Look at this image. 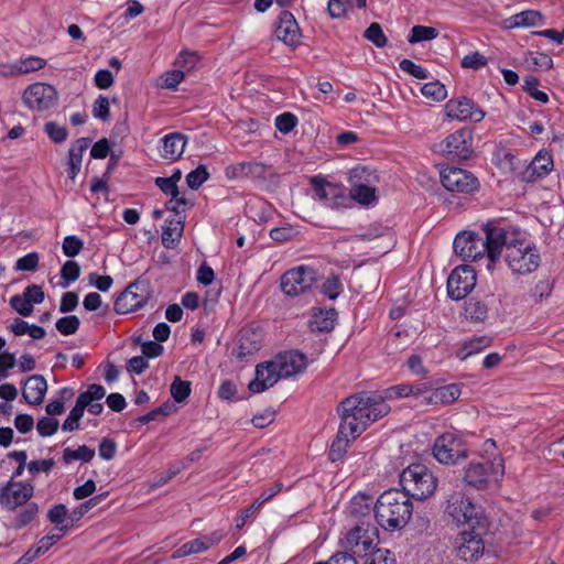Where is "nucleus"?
Wrapping results in <instances>:
<instances>
[{
  "mask_svg": "<svg viewBox=\"0 0 564 564\" xmlns=\"http://www.w3.org/2000/svg\"><path fill=\"white\" fill-rule=\"evenodd\" d=\"M340 425L349 430L351 437H359L372 423L390 412L383 395L359 392L344 399L337 408Z\"/></svg>",
  "mask_w": 564,
  "mask_h": 564,
  "instance_id": "obj_1",
  "label": "nucleus"
},
{
  "mask_svg": "<svg viewBox=\"0 0 564 564\" xmlns=\"http://www.w3.org/2000/svg\"><path fill=\"white\" fill-rule=\"evenodd\" d=\"M502 226L489 221L481 227V232L462 231L456 235L453 248L464 260L476 261L486 257V268L494 272L499 263V243L502 242Z\"/></svg>",
  "mask_w": 564,
  "mask_h": 564,
  "instance_id": "obj_2",
  "label": "nucleus"
},
{
  "mask_svg": "<svg viewBox=\"0 0 564 564\" xmlns=\"http://www.w3.org/2000/svg\"><path fill=\"white\" fill-rule=\"evenodd\" d=\"M502 234L499 259L503 252V260L513 274L525 275L534 272L541 263L536 246L519 229L502 226Z\"/></svg>",
  "mask_w": 564,
  "mask_h": 564,
  "instance_id": "obj_3",
  "label": "nucleus"
},
{
  "mask_svg": "<svg viewBox=\"0 0 564 564\" xmlns=\"http://www.w3.org/2000/svg\"><path fill=\"white\" fill-rule=\"evenodd\" d=\"M34 496V486L29 481L12 480L0 486V507L13 512L23 507L12 519L11 527L20 530L33 522L39 513V505L30 502Z\"/></svg>",
  "mask_w": 564,
  "mask_h": 564,
  "instance_id": "obj_4",
  "label": "nucleus"
},
{
  "mask_svg": "<svg viewBox=\"0 0 564 564\" xmlns=\"http://www.w3.org/2000/svg\"><path fill=\"white\" fill-rule=\"evenodd\" d=\"M373 511L376 521L382 529L395 531L408 524L413 506L406 494L390 489L380 495Z\"/></svg>",
  "mask_w": 564,
  "mask_h": 564,
  "instance_id": "obj_5",
  "label": "nucleus"
},
{
  "mask_svg": "<svg viewBox=\"0 0 564 564\" xmlns=\"http://www.w3.org/2000/svg\"><path fill=\"white\" fill-rule=\"evenodd\" d=\"M400 485L401 492L406 494L409 498L426 500L435 494L438 479L427 466L415 463L402 470Z\"/></svg>",
  "mask_w": 564,
  "mask_h": 564,
  "instance_id": "obj_6",
  "label": "nucleus"
},
{
  "mask_svg": "<svg viewBox=\"0 0 564 564\" xmlns=\"http://www.w3.org/2000/svg\"><path fill=\"white\" fill-rule=\"evenodd\" d=\"M377 539V528L371 522L361 520L343 532L339 543L345 552L355 557H362V555H368V552L376 546Z\"/></svg>",
  "mask_w": 564,
  "mask_h": 564,
  "instance_id": "obj_7",
  "label": "nucleus"
},
{
  "mask_svg": "<svg viewBox=\"0 0 564 564\" xmlns=\"http://www.w3.org/2000/svg\"><path fill=\"white\" fill-rule=\"evenodd\" d=\"M505 475L502 456H495L487 462H470L464 470V482L476 489H485L490 481H500Z\"/></svg>",
  "mask_w": 564,
  "mask_h": 564,
  "instance_id": "obj_8",
  "label": "nucleus"
},
{
  "mask_svg": "<svg viewBox=\"0 0 564 564\" xmlns=\"http://www.w3.org/2000/svg\"><path fill=\"white\" fill-rule=\"evenodd\" d=\"M446 513L456 522L457 525L481 529V522L487 518L480 507L475 506L471 500L463 492H454L447 500Z\"/></svg>",
  "mask_w": 564,
  "mask_h": 564,
  "instance_id": "obj_9",
  "label": "nucleus"
},
{
  "mask_svg": "<svg viewBox=\"0 0 564 564\" xmlns=\"http://www.w3.org/2000/svg\"><path fill=\"white\" fill-rule=\"evenodd\" d=\"M434 458L443 465H456L468 456V448L454 433L440 435L432 449Z\"/></svg>",
  "mask_w": 564,
  "mask_h": 564,
  "instance_id": "obj_10",
  "label": "nucleus"
},
{
  "mask_svg": "<svg viewBox=\"0 0 564 564\" xmlns=\"http://www.w3.org/2000/svg\"><path fill=\"white\" fill-rule=\"evenodd\" d=\"M488 522H481V529L470 525L460 531L456 538L457 556L464 561L478 560L485 551L482 535L487 531Z\"/></svg>",
  "mask_w": 564,
  "mask_h": 564,
  "instance_id": "obj_11",
  "label": "nucleus"
},
{
  "mask_svg": "<svg viewBox=\"0 0 564 564\" xmlns=\"http://www.w3.org/2000/svg\"><path fill=\"white\" fill-rule=\"evenodd\" d=\"M316 280V271L313 268L299 265L282 275L281 289L288 296H297L311 290Z\"/></svg>",
  "mask_w": 564,
  "mask_h": 564,
  "instance_id": "obj_12",
  "label": "nucleus"
},
{
  "mask_svg": "<svg viewBox=\"0 0 564 564\" xmlns=\"http://www.w3.org/2000/svg\"><path fill=\"white\" fill-rule=\"evenodd\" d=\"M442 185L452 193L474 194L479 187L478 178L469 171L459 167H447L441 172Z\"/></svg>",
  "mask_w": 564,
  "mask_h": 564,
  "instance_id": "obj_13",
  "label": "nucleus"
},
{
  "mask_svg": "<svg viewBox=\"0 0 564 564\" xmlns=\"http://www.w3.org/2000/svg\"><path fill=\"white\" fill-rule=\"evenodd\" d=\"M311 185L314 197L326 207L340 208L347 206L348 196L343 185L328 182L322 176L312 177Z\"/></svg>",
  "mask_w": 564,
  "mask_h": 564,
  "instance_id": "obj_14",
  "label": "nucleus"
},
{
  "mask_svg": "<svg viewBox=\"0 0 564 564\" xmlns=\"http://www.w3.org/2000/svg\"><path fill=\"white\" fill-rule=\"evenodd\" d=\"M58 99L57 90L46 83L29 85L23 95L24 105L31 110L44 111L53 108Z\"/></svg>",
  "mask_w": 564,
  "mask_h": 564,
  "instance_id": "obj_15",
  "label": "nucleus"
},
{
  "mask_svg": "<svg viewBox=\"0 0 564 564\" xmlns=\"http://www.w3.org/2000/svg\"><path fill=\"white\" fill-rule=\"evenodd\" d=\"M476 272L473 267L463 264L456 267L447 279V294L454 301L465 299L476 285Z\"/></svg>",
  "mask_w": 564,
  "mask_h": 564,
  "instance_id": "obj_16",
  "label": "nucleus"
},
{
  "mask_svg": "<svg viewBox=\"0 0 564 564\" xmlns=\"http://www.w3.org/2000/svg\"><path fill=\"white\" fill-rule=\"evenodd\" d=\"M442 151L453 160H467L473 153V133L462 128L449 134L441 144Z\"/></svg>",
  "mask_w": 564,
  "mask_h": 564,
  "instance_id": "obj_17",
  "label": "nucleus"
},
{
  "mask_svg": "<svg viewBox=\"0 0 564 564\" xmlns=\"http://www.w3.org/2000/svg\"><path fill=\"white\" fill-rule=\"evenodd\" d=\"M445 112L448 118L458 121L479 122L485 117V112L473 100L465 97L448 100L445 105Z\"/></svg>",
  "mask_w": 564,
  "mask_h": 564,
  "instance_id": "obj_18",
  "label": "nucleus"
},
{
  "mask_svg": "<svg viewBox=\"0 0 564 564\" xmlns=\"http://www.w3.org/2000/svg\"><path fill=\"white\" fill-rule=\"evenodd\" d=\"M142 288L140 282L130 283L115 301L116 313L127 314L141 308L148 301L147 294L139 293Z\"/></svg>",
  "mask_w": 564,
  "mask_h": 564,
  "instance_id": "obj_19",
  "label": "nucleus"
},
{
  "mask_svg": "<svg viewBox=\"0 0 564 564\" xmlns=\"http://www.w3.org/2000/svg\"><path fill=\"white\" fill-rule=\"evenodd\" d=\"M274 34L285 45L295 47L301 43L302 33L294 15L289 11L280 13Z\"/></svg>",
  "mask_w": 564,
  "mask_h": 564,
  "instance_id": "obj_20",
  "label": "nucleus"
},
{
  "mask_svg": "<svg viewBox=\"0 0 564 564\" xmlns=\"http://www.w3.org/2000/svg\"><path fill=\"white\" fill-rule=\"evenodd\" d=\"M274 361L282 379L297 376L307 367L306 356L297 350L279 354L275 356Z\"/></svg>",
  "mask_w": 564,
  "mask_h": 564,
  "instance_id": "obj_21",
  "label": "nucleus"
},
{
  "mask_svg": "<svg viewBox=\"0 0 564 564\" xmlns=\"http://www.w3.org/2000/svg\"><path fill=\"white\" fill-rule=\"evenodd\" d=\"M280 379L282 377L278 367H275L274 359H272L257 366L256 377L248 387L252 393H261L273 387Z\"/></svg>",
  "mask_w": 564,
  "mask_h": 564,
  "instance_id": "obj_22",
  "label": "nucleus"
},
{
  "mask_svg": "<svg viewBox=\"0 0 564 564\" xmlns=\"http://www.w3.org/2000/svg\"><path fill=\"white\" fill-rule=\"evenodd\" d=\"M462 391L458 384L452 383L438 388H433L425 382L423 394V405L449 404L456 401Z\"/></svg>",
  "mask_w": 564,
  "mask_h": 564,
  "instance_id": "obj_23",
  "label": "nucleus"
},
{
  "mask_svg": "<svg viewBox=\"0 0 564 564\" xmlns=\"http://www.w3.org/2000/svg\"><path fill=\"white\" fill-rule=\"evenodd\" d=\"M261 347L262 334L254 329H245L241 332L239 341L232 350V356L240 361H245L258 352Z\"/></svg>",
  "mask_w": 564,
  "mask_h": 564,
  "instance_id": "obj_24",
  "label": "nucleus"
},
{
  "mask_svg": "<svg viewBox=\"0 0 564 564\" xmlns=\"http://www.w3.org/2000/svg\"><path fill=\"white\" fill-rule=\"evenodd\" d=\"M221 538V534L214 532L212 534L188 541L173 552L172 558L176 560L180 557L203 553L210 549L213 545L217 544Z\"/></svg>",
  "mask_w": 564,
  "mask_h": 564,
  "instance_id": "obj_25",
  "label": "nucleus"
},
{
  "mask_svg": "<svg viewBox=\"0 0 564 564\" xmlns=\"http://www.w3.org/2000/svg\"><path fill=\"white\" fill-rule=\"evenodd\" d=\"M187 139L183 133L172 132L161 139L160 155L162 159L174 162L184 153Z\"/></svg>",
  "mask_w": 564,
  "mask_h": 564,
  "instance_id": "obj_26",
  "label": "nucleus"
},
{
  "mask_svg": "<svg viewBox=\"0 0 564 564\" xmlns=\"http://www.w3.org/2000/svg\"><path fill=\"white\" fill-rule=\"evenodd\" d=\"M47 391V382L41 375L29 377L22 389V397L30 405H40Z\"/></svg>",
  "mask_w": 564,
  "mask_h": 564,
  "instance_id": "obj_27",
  "label": "nucleus"
},
{
  "mask_svg": "<svg viewBox=\"0 0 564 564\" xmlns=\"http://www.w3.org/2000/svg\"><path fill=\"white\" fill-rule=\"evenodd\" d=\"M553 170V160L549 152L540 151L524 171V180L534 182L546 176Z\"/></svg>",
  "mask_w": 564,
  "mask_h": 564,
  "instance_id": "obj_28",
  "label": "nucleus"
},
{
  "mask_svg": "<svg viewBox=\"0 0 564 564\" xmlns=\"http://www.w3.org/2000/svg\"><path fill=\"white\" fill-rule=\"evenodd\" d=\"M425 382L400 383L384 391L383 399H401L412 397L422 404Z\"/></svg>",
  "mask_w": 564,
  "mask_h": 564,
  "instance_id": "obj_29",
  "label": "nucleus"
},
{
  "mask_svg": "<svg viewBox=\"0 0 564 564\" xmlns=\"http://www.w3.org/2000/svg\"><path fill=\"white\" fill-rule=\"evenodd\" d=\"M90 144L88 138L77 139L68 151V170L67 174L70 180H75L82 169L83 155Z\"/></svg>",
  "mask_w": 564,
  "mask_h": 564,
  "instance_id": "obj_30",
  "label": "nucleus"
},
{
  "mask_svg": "<svg viewBox=\"0 0 564 564\" xmlns=\"http://www.w3.org/2000/svg\"><path fill=\"white\" fill-rule=\"evenodd\" d=\"M505 24L509 29L541 26L544 24V18L539 11L525 10L508 18Z\"/></svg>",
  "mask_w": 564,
  "mask_h": 564,
  "instance_id": "obj_31",
  "label": "nucleus"
},
{
  "mask_svg": "<svg viewBox=\"0 0 564 564\" xmlns=\"http://www.w3.org/2000/svg\"><path fill=\"white\" fill-rule=\"evenodd\" d=\"M491 337L487 335L474 336L464 341L462 347L457 350L456 357L460 360H466L467 358L477 355L491 346Z\"/></svg>",
  "mask_w": 564,
  "mask_h": 564,
  "instance_id": "obj_32",
  "label": "nucleus"
},
{
  "mask_svg": "<svg viewBox=\"0 0 564 564\" xmlns=\"http://www.w3.org/2000/svg\"><path fill=\"white\" fill-rule=\"evenodd\" d=\"M372 499L366 495L355 496L348 507L350 517L355 519V522L366 520L370 522Z\"/></svg>",
  "mask_w": 564,
  "mask_h": 564,
  "instance_id": "obj_33",
  "label": "nucleus"
},
{
  "mask_svg": "<svg viewBox=\"0 0 564 564\" xmlns=\"http://www.w3.org/2000/svg\"><path fill=\"white\" fill-rule=\"evenodd\" d=\"M80 395L84 397V401L87 403L86 409L90 414L98 415L102 412L104 405L100 400L106 395V390L102 386L90 384Z\"/></svg>",
  "mask_w": 564,
  "mask_h": 564,
  "instance_id": "obj_34",
  "label": "nucleus"
},
{
  "mask_svg": "<svg viewBox=\"0 0 564 564\" xmlns=\"http://www.w3.org/2000/svg\"><path fill=\"white\" fill-rule=\"evenodd\" d=\"M47 519L55 524L54 531L67 532L74 523H70V512L63 503L53 506L47 512Z\"/></svg>",
  "mask_w": 564,
  "mask_h": 564,
  "instance_id": "obj_35",
  "label": "nucleus"
},
{
  "mask_svg": "<svg viewBox=\"0 0 564 564\" xmlns=\"http://www.w3.org/2000/svg\"><path fill=\"white\" fill-rule=\"evenodd\" d=\"M488 304L478 297H470L464 305V316L471 323H481L487 318Z\"/></svg>",
  "mask_w": 564,
  "mask_h": 564,
  "instance_id": "obj_36",
  "label": "nucleus"
},
{
  "mask_svg": "<svg viewBox=\"0 0 564 564\" xmlns=\"http://www.w3.org/2000/svg\"><path fill=\"white\" fill-rule=\"evenodd\" d=\"M355 438L351 437V434L349 430H344V426L339 424L338 433L336 438L333 441L328 458L332 462H337L343 458L345 453L347 452V448L350 445V442Z\"/></svg>",
  "mask_w": 564,
  "mask_h": 564,
  "instance_id": "obj_37",
  "label": "nucleus"
},
{
  "mask_svg": "<svg viewBox=\"0 0 564 564\" xmlns=\"http://www.w3.org/2000/svg\"><path fill=\"white\" fill-rule=\"evenodd\" d=\"M348 182L350 185L376 186L379 176L376 171L358 165L349 171Z\"/></svg>",
  "mask_w": 564,
  "mask_h": 564,
  "instance_id": "obj_38",
  "label": "nucleus"
},
{
  "mask_svg": "<svg viewBox=\"0 0 564 564\" xmlns=\"http://www.w3.org/2000/svg\"><path fill=\"white\" fill-rule=\"evenodd\" d=\"M155 184L164 194L171 195L172 199L169 202V208L177 210L181 205H186V200L184 198H178V187L171 178L156 177Z\"/></svg>",
  "mask_w": 564,
  "mask_h": 564,
  "instance_id": "obj_39",
  "label": "nucleus"
},
{
  "mask_svg": "<svg viewBox=\"0 0 564 564\" xmlns=\"http://www.w3.org/2000/svg\"><path fill=\"white\" fill-rule=\"evenodd\" d=\"M376 186L350 185L349 196L360 205L369 206L377 200Z\"/></svg>",
  "mask_w": 564,
  "mask_h": 564,
  "instance_id": "obj_40",
  "label": "nucleus"
},
{
  "mask_svg": "<svg viewBox=\"0 0 564 564\" xmlns=\"http://www.w3.org/2000/svg\"><path fill=\"white\" fill-rule=\"evenodd\" d=\"M336 322V312L335 310L321 311L315 314L311 326L314 330L318 332H328L332 330L335 326Z\"/></svg>",
  "mask_w": 564,
  "mask_h": 564,
  "instance_id": "obj_41",
  "label": "nucleus"
},
{
  "mask_svg": "<svg viewBox=\"0 0 564 564\" xmlns=\"http://www.w3.org/2000/svg\"><path fill=\"white\" fill-rule=\"evenodd\" d=\"M183 226L181 221L170 220L162 231V243L166 248H173L181 239Z\"/></svg>",
  "mask_w": 564,
  "mask_h": 564,
  "instance_id": "obj_42",
  "label": "nucleus"
},
{
  "mask_svg": "<svg viewBox=\"0 0 564 564\" xmlns=\"http://www.w3.org/2000/svg\"><path fill=\"white\" fill-rule=\"evenodd\" d=\"M438 36V30L433 26L414 25L411 29L408 42L410 44H416L423 41H431Z\"/></svg>",
  "mask_w": 564,
  "mask_h": 564,
  "instance_id": "obj_43",
  "label": "nucleus"
},
{
  "mask_svg": "<svg viewBox=\"0 0 564 564\" xmlns=\"http://www.w3.org/2000/svg\"><path fill=\"white\" fill-rule=\"evenodd\" d=\"M95 456V451L86 445H80L77 449L69 447L63 452V459L66 464L73 460H82L84 463L90 462Z\"/></svg>",
  "mask_w": 564,
  "mask_h": 564,
  "instance_id": "obj_44",
  "label": "nucleus"
},
{
  "mask_svg": "<svg viewBox=\"0 0 564 564\" xmlns=\"http://www.w3.org/2000/svg\"><path fill=\"white\" fill-rule=\"evenodd\" d=\"M80 275V267L76 261L68 260L66 261L61 269V278L63 282L61 286L66 289L73 282H75Z\"/></svg>",
  "mask_w": 564,
  "mask_h": 564,
  "instance_id": "obj_45",
  "label": "nucleus"
},
{
  "mask_svg": "<svg viewBox=\"0 0 564 564\" xmlns=\"http://www.w3.org/2000/svg\"><path fill=\"white\" fill-rule=\"evenodd\" d=\"M365 557L364 564H395V558L393 554L386 549H377L375 547L368 552V555H362Z\"/></svg>",
  "mask_w": 564,
  "mask_h": 564,
  "instance_id": "obj_46",
  "label": "nucleus"
},
{
  "mask_svg": "<svg viewBox=\"0 0 564 564\" xmlns=\"http://www.w3.org/2000/svg\"><path fill=\"white\" fill-rule=\"evenodd\" d=\"M364 36L377 47H384L388 43V37L383 33L381 25L372 22L365 31Z\"/></svg>",
  "mask_w": 564,
  "mask_h": 564,
  "instance_id": "obj_47",
  "label": "nucleus"
},
{
  "mask_svg": "<svg viewBox=\"0 0 564 564\" xmlns=\"http://www.w3.org/2000/svg\"><path fill=\"white\" fill-rule=\"evenodd\" d=\"M79 325V318L75 315L61 317L55 324L56 329L64 336L75 334L78 330Z\"/></svg>",
  "mask_w": 564,
  "mask_h": 564,
  "instance_id": "obj_48",
  "label": "nucleus"
},
{
  "mask_svg": "<svg viewBox=\"0 0 564 564\" xmlns=\"http://www.w3.org/2000/svg\"><path fill=\"white\" fill-rule=\"evenodd\" d=\"M209 177V173L205 165H198L195 170L186 175V183L191 189H198Z\"/></svg>",
  "mask_w": 564,
  "mask_h": 564,
  "instance_id": "obj_49",
  "label": "nucleus"
},
{
  "mask_svg": "<svg viewBox=\"0 0 564 564\" xmlns=\"http://www.w3.org/2000/svg\"><path fill=\"white\" fill-rule=\"evenodd\" d=\"M84 248V241L77 236H66L62 243L63 253L68 258H74L80 253Z\"/></svg>",
  "mask_w": 564,
  "mask_h": 564,
  "instance_id": "obj_50",
  "label": "nucleus"
},
{
  "mask_svg": "<svg viewBox=\"0 0 564 564\" xmlns=\"http://www.w3.org/2000/svg\"><path fill=\"white\" fill-rule=\"evenodd\" d=\"M421 93L426 98L440 101L445 99L447 91L443 84L440 82H431L423 85Z\"/></svg>",
  "mask_w": 564,
  "mask_h": 564,
  "instance_id": "obj_51",
  "label": "nucleus"
},
{
  "mask_svg": "<svg viewBox=\"0 0 564 564\" xmlns=\"http://www.w3.org/2000/svg\"><path fill=\"white\" fill-rule=\"evenodd\" d=\"M20 73L28 74L32 72L40 70L45 67L46 61L44 58L37 56H29L25 58L18 59Z\"/></svg>",
  "mask_w": 564,
  "mask_h": 564,
  "instance_id": "obj_52",
  "label": "nucleus"
},
{
  "mask_svg": "<svg viewBox=\"0 0 564 564\" xmlns=\"http://www.w3.org/2000/svg\"><path fill=\"white\" fill-rule=\"evenodd\" d=\"M44 132L55 143L64 142L68 135L66 128L54 121H48L44 124Z\"/></svg>",
  "mask_w": 564,
  "mask_h": 564,
  "instance_id": "obj_53",
  "label": "nucleus"
},
{
  "mask_svg": "<svg viewBox=\"0 0 564 564\" xmlns=\"http://www.w3.org/2000/svg\"><path fill=\"white\" fill-rule=\"evenodd\" d=\"M399 67L404 73L412 75L417 79H426L429 78V70L423 66L415 64L413 61L404 58L399 63Z\"/></svg>",
  "mask_w": 564,
  "mask_h": 564,
  "instance_id": "obj_54",
  "label": "nucleus"
},
{
  "mask_svg": "<svg viewBox=\"0 0 564 564\" xmlns=\"http://www.w3.org/2000/svg\"><path fill=\"white\" fill-rule=\"evenodd\" d=\"M191 393V383L175 378L171 384V394L176 402H183Z\"/></svg>",
  "mask_w": 564,
  "mask_h": 564,
  "instance_id": "obj_55",
  "label": "nucleus"
},
{
  "mask_svg": "<svg viewBox=\"0 0 564 564\" xmlns=\"http://www.w3.org/2000/svg\"><path fill=\"white\" fill-rule=\"evenodd\" d=\"M39 253L33 251L29 252L28 254L19 258L15 262L14 269L17 271H26V272H33L39 267Z\"/></svg>",
  "mask_w": 564,
  "mask_h": 564,
  "instance_id": "obj_56",
  "label": "nucleus"
},
{
  "mask_svg": "<svg viewBox=\"0 0 564 564\" xmlns=\"http://www.w3.org/2000/svg\"><path fill=\"white\" fill-rule=\"evenodd\" d=\"M539 80L534 77H527L524 79L523 89L535 100L546 104L549 96L545 91L539 89Z\"/></svg>",
  "mask_w": 564,
  "mask_h": 564,
  "instance_id": "obj_57",
  "label": "nucleus"
},
{
  "mask_svg": "<svg viewBox=\"0 0 564 564\" xmlns=\"http://www.w3.org/2000/svg\"><path fill=\"white\" fill-rule=\"evenodd\" d=\"M274 124L280 132L286 134L296 127L297 118L291 112H284L275 118Z\"/></svg>",
  "mask_w": 564,
  "mask_h": 564,
  "instance_id": "obj_58",
  "label": "nucleus"
},
{
  "mask_svg": "<svg viewBox=\"0 0 564 564\" xmlns=\"http://www.w3.org/2000/svg\"><path fill=\"white\" fill-rule=\"evenodd\" d=\"M11 307L22 316H30L33 313V306L30 304V300L23 295H13L10 299Z\"/></svg>",
  "mask_w": 564,
  "mask_h": 564,
  "instance_id": "obj_59",
  "label": "nucleus"
},
{
  "mask_svg": "<svg viewBox=\"0 0 564 564\" xmlns=\"http://www.w3.org/2000/svg\"><path fill=\"white\" fill-rule=\"evenodd\" d=\"M65 535V532L54 531V529L40 539V541L36 544V550L40 554H44L47 552L54 544H56L63 536Z\"/></svg>",
  "mask_w": 564,
  "mask_h": 564,
  "instance_id": "obj_60",
  "label": "nucleus"
},
{
  "mask_svg": "<svg viewBox=\"0 0 564 564\" xmlns=\"http://www.w3.org/2000/svg\"><path fill=\"white\" fill-rule=\"evenodd\" d=\"M259 169V164L253 162H240L236 165H232L227 170V175L231 172L234 177H246L252 175L256 170Z\"/></svg>",
  "mask_w": 564,
  "mask_h": 564,
  "instance_id": "obj_61",
  "label": "nucleus"
},
{
  "mask_svg": "<svg viewBox=\"0 0 564 564\" xmlns=\"http://www.w3.org/2000/svg\"><path fill=\"white\" fill-rule=\"evenodd\" d=\"M463 68L480 69L487 65V58L479 52L467 54L460 62Z\"/></svg>",
  "mask_w": 564,
  "mask_h": 564,
  "instance_id": "obj_62",
  "label": "nucleus"
},
{
  "mask_svg": "<svg viewBox=\"0 0 564 564\" xmlns=\"http://www.w3.org/2000/svg\"><path fill=\"white\" fill-rule=\"evenodd\" d=\"M54 465L55 463L51 458L32 460L28 464V470L33 477L40 473L47 475L53 469Z\"/></svg>",
  "mask_w": 564,
  "mask_h": 564,
  "instance_id": "obj_63",
  "label": "nucleus"
},
{
  "mask_svg": "<svg viewBox=\"0 0 564 564\" xmlns=\"http://www.w3.org/2000/svg\"><path fill=\"white\" fill-rule=\"evenodd\" d=\"M313 564H358L356 557L348 552H337L328 561H319Z\"/></svg>",
  "mask_w": 564,
  "mask_h": 564,
  "instance_id": "obj_64",
  "label": "nucleus"
}]
</instances>
